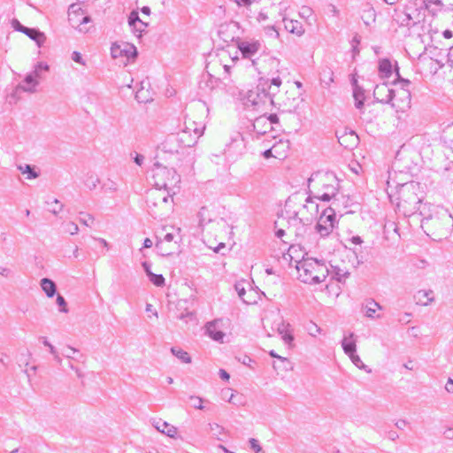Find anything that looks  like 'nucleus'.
Here are the masks:
<instances>
[{"label":"nucleus","mask_w":453,"mask_h":453,"mask_svg":"<svg viewBox=\"0 0 453 453\" xmlns=\"http://www.w3.org/2000/svg\"><path fill=\"white\" fill-rule=\"evenodd\" d=\"M308 188L316 200L331 202L329 207H340L341 199L345 200L343 196L339 197L340 182L333 172H316L308 179Z\"/></svg>","instance_id":"f257e3e1"},{"label":"nucleus","mask_w":453,"mask_h":453,"mask_svg":"<svg viewBox=\"0 0 453 453\" xmlns=\"http://www.w3.org/2000/svg\"><path fill=\"white\" fill-rule=\"evenodd\" d=\"M282 81L277 77L259 78L257 84L246 95V105L256 111H265L276 104V94Z\"/></svg>","instance_id":"f03ea898"},{"label":"nucleus","mask_w":453,"mask_h":453,"mask_svg":"<svg viewBox=\"0 0 453 453\" xmlns=\"http://www.w3.org/2000/svg\"><path fill=\"white\" fill-rule=\"evenodd\" d=\"M296 251V248L291 246L288 255L291 257L290 264L295 263L299 280L308 284H319L325 281L329 275V269L326 264L312 257H303L301 260L294 259L293 253Z\"/></svg>","instance_id":"7ed1b4c3"},{"label":"nucleus","mask_w":453,"mask_h":453,"mask_svg":"<svg viewBox=\"0 0 453 453\" xmlns=\"http://www.w3.org/2000/svg\"><path fill=\"white\" fill-rule=\"evenodd\" d=\"M418 189V187L413 182L402 184L398 190L397 207L406 217L418 212L423 217L421 220L423 223L424 220L431 219L430 214L427 213L430 205L422 203V199L418 196L416 192Z\"/></svg>","instance_id":"20e7f679"},{"label":"nucleus","mask_w":453,"mask_h":453,"mask_svg":"<svg viewBox=\"0 0 453 453\" xmlns=\"http://www.w3.org/2000/svg\"><path fill=\"white\" fill-rule=\"evenodd\" d=\"M237 48L241 51L243 58L251 60V65L259 73H265L266 66L269 65L270 71H278L280 60L274 57L265 56L263 58L252 59V57L260 50L261 44L258 41H237Z\"/></svg>","instance_id":"39448f33"},{"label":"nucleus","mask_w":453,"mask_h":453,"mask_svg":"<svg viewBox=\"0 0 453 453\" xmlns=\"http://www.w3.org/2000/svg\"><path fill=\"white\" fill-rule=\"evenodd\" d=\"M151 171L155 188L174 189L180 182V176L173 168H168L157 162Z\"/></svg>","instance_id":"423d86ee"},{"label":"nucleus","mask_w":453,"mask_h":453,"mask_svg":"<svg viewBox=\"0 0 453 453\" xmlns=\"http://www.w3.org/2000/svg\"><path fill=\"white\" fill-rule=\"evenodd\" d=\"M342 214L340 207H327L323 210L316 225L315 232L322 238L329 236L336 227L338 221L336 220V212Z\"/></svg>","instance_id":"0eeeda50"},{"label":"nucleus","mask_w":453,"mask_h":453,"mask_svg":"<svg viewBox=\"0 0 453 453\" xmlns=\"http://www.w3.org/2000/svg\"><path fill=\"white\" fill-rule=\"evenodd\" d=\"M203 129L204 127H199L194 121H191L188 126L186 124L185 128L178 133V141L184 147H192L203 134Z\"/></svg>","instance_id":"6e6552de"},{"label":"nucleus","mask_w":453,"mask_h":453,"mask_svg":"<svg viewBox=\"0 0 453 453\" xmlns=\"http://www.w3.org/2000/svg\"><path fill=\"white\" fill-rule=\"evenodd\" d=\"M373 96L380 103L388 104L395 109L400 108V106L395 102V91L390 88L387 83L376 85Z\"/></svg>","instance_id":"1a4fd4ad"},{"label":"nucleus","mask_w":453,"mask_h":453,"mask_svg":"<svg viewBox=\"0 0 453 453\" xmlns=\"http://www.w3.org/2000/svg\"><path fill=\"white\" fill-rule=\"evenodd\" d=\"M240 29L239 23L232 20L220 26L219 35L226 42H235V43H237V41L241 39Z\"/></svg>","instance_id":"9d476101"},{"label":"nucleus","mask_w":453,"mask_h":453,"mask_svg":"<svg viewBox=\"0 0 453 453\" xmlns=\"http://www.w3.org/2000/svg\"><path fill=\"white\" fill-rule=\"evenodd\" d=\"M314 200H316L315 197L310 193L305 203L296 212V216H300L301 221H309L313 215L318 213L319 205Z\"/></svg>","instance_id":"9b49d317"},{"label":"nucleus","mask_w":453,"mask_h":453,"mask_svg":"<svg viewBox=\"0 0 453 453\" xmlns=\"http://www.w3.org/2000/svg\"><path fill=\"white\" fill-rule=\"evenodd\" d=\"M234 289L244 303L254 304L257 303L256 298L253 296L256 293L251 288H250V284L247 281L242 280L236 282Z\"/></svg>","instance_id":"f8f14e48"},{"label":"nucleus","mask_w":453,"mask_h":453,"mask_svg":"<svg viewBox=\"0 0 453 453\" xmlns=\"http://www.w3.org/2000/svg\"><path fill=\"white\" fill-rule=\"evenodd\" d=\"M410 8L406 11L395 10V13L392 16L393 19L402 27H411L416 25L418 20L410 12Z\"/></svg>","instance_id":"ddd939ff"},{"label":"nucleus","mask_w":453,"mask_h":453,"mask_svg":"<svg viewBox=\"0 0 453 453\" xmlns=\"http://www.w3.org/2000/svg\"><path fill=\"white\" fill-rule=\"evenodd\" d=\"M175 193L174 189L154 188L148 192L146 203L152 202V199L158 198L161 205H165L172 199V195Z\"/></svg>","instance_id":"4468645a"},{"label":"nucleus","mask_w":453,"mask_h":453,"mask_svg":"<svg viewBox=\"0 0 453 453\" xmlns=\"http://www.w3.org/2000/svg\"><path fill=\"white\" fill-rule=\"evenodd\" d=\"M378 310H382V306L374 299H367L362 304V311L365 313V317L369 319H380L381 316L377 313Z\"/></svg>","instance_id":"2eb2a0df"},{"label":"nucleus","mask_w":453,"mask_h":453,"mask_svg":"<svg viewBox=\"0 0 453 453\" xmlns=\"http://www.w3.org/2000/svg\"><path fill=\"white\" fill-rule=\"evenodd\" d=\"M221 319H214L205 325L206 334L216 342H222L225 334L219 329Z\"/></svg>","instance_id":"dca6fc26"},{"label":"nucleus","mask_w":453,"mask_h":453,"mask_svg":"<svg viewBox=\"0 0 453 453\" xmlns=\"http://www.w3.org/2000/svg\"><path fill=\"white\" fill-rule=\"evenodd\" d=\"M153 426L160 433L171 437L175 438L177 435V427L170 425L166 421L157 419L153 421Z\"/></svg>","instance_id":"f3484780"},{"label":"nucleus","mask_w":453,"mask_h":453,"mask_svg":"<svg viewBox=\"0 0 453 453\" xmlns=\"http://www.w3.org/2000/svg\"><path fill=\"white\" fill-rule=\"evenodd\" d=\"M128 24L135 32H139L140 34L143 32L146 27H148L149 24L143 20H142L139 17V13L137 11H132L128 17Z\"/></svg>","instance_id":"a211bd4d"},{"label":"nucleus","mask_w":453,"mask_h":453,"mask_svg":"<svg viewBox=\"0 0 453 453\" xmlns=\"http://www.w3.org/2000/svg\"><path fill=\"white\" fill-rule=\"evenodd\" d=\"M361 19L366 27H372L376 21V12L370 4H365L362 9Z\"/></svg>","instance_id":"6ab92c4d"},{"label":"nucleus","mask_w":453,"mask_h":453,"mask_svg":"<svg viewBox=\"0 0 453 453\" xmlns=\"http://www.w3.org/2000/svg\"><path fill=\"white\" fill-rule=\"evenodd\" d=\"M277 331L279 334L281 336L282 341L288 344L291 345L294 342V335L292 333L291 326L289 323H285L282 321L278 325Z\"/></svg>","instance_id":"aec40b11"},{"label":"nucleus","mask_w":453,"mask_h":453,"mask_svg":"<svg viewBox=\"0 0 453 453\" xmlns=\"http://www.w3.org/2000/svg\"><path fill=\"white\" fill-rule=\"evenodd\" d=\"M283 22L285 29L288 32L297 36H302L304 34V27L300 21L295 19H288L284 18Z\"/></svg>","instance_id":"412c9836"},{"label":"nucleus","mask_w":453,"mask_h":453,"mask_svg":"<svg viewBox=\"0 0 453 453\" xmlns=\"http://www.w3.org/2000/svg\"><path fill=\"white\" fill-rule=\"evenodd\" d=\"M299 100L298 98H288L286 101L280 102L279 98L276 97V104L273 106H277L281 109L283 112H296L298 109Z\"/></svg>","instance_id":"4be33fe9"},{"label":"nucleus","mask_w":453,"mask_h":453,"mask_svg":"<svg viewBox=\"0 0 453 453\" xmlns=\"http://www.w3.org/2000/svg\"><path fill=\"white\" fill-rule=\"evenodd\" d=\"M24 84H19L17 86L18 90L25 92L34 93L36 91V87L39 85V81L34 78V74H27L24 79Z\"/></svg>","instance_id":"5701e85b"},{"label":"nucleus","mask_w":453,"mask_h":453,"mask_svg":"<svg viewBox=\"0 0 453 453\" xmlns=\"http://www.w3.org/2000/svg\"><path fill=\"white\" fill-rule=\"evenodd\" d=\"M394 72L395 73L396 80L402 85V90L399 91L398 93L401 94L402 96L407 100L406 104L408 105L410 104V101H411V93H410V91L408 89V87L410 86L411 81L409 80L403 79L400 76L399 67L397 66V65L395 66Z\"/></svg>","instance_id":"b1692460"},{"label":"nucleus","mask_w":453,"mask_h":453,"mask_svg":"<svg viewBox=\"0 0 453 453\" xmlns=\"http://www.w3.org/2000/svg\"><path fill=\"white\" fill-rule=\"evenodd\" d=\"M40 286H41L42 289L43 290V292L45 293V295L50 298L53 297L57 293V285L50 279H48V278L42 279L41 282H40Z\"/></svg>","instance_id":"393cba45"},{"label":"nucleus","mask_w":453,"mask_h":453,"mask_svg":"<svg viewBox=\"0 0 453 453\" xmlns=\"http://www.w3.org/2000/svg\"><path fill=\"white\" fill-rule=\"evenodd\" d=\"M25 35H27L31 40L35 41L38 47H42L46 41L44 33L41 32L37 28L28 27Z\"/></svg>","instance_id":"a878e982"},{"label":"nucleus","mask_w":453,"mask_h":453,"mask_svg":"<svg viewBox=\"0 0 453 453\" xmlns=\"http://www.w3.org/2000/svg\"><path fill=\"white\" fill-rule=\"evenodd\" d=\"M353 86H354V88H353V97H354V100H355V106H356V108L360 110V109L363 108L364 102H365V91H364V89L362 88L357 86V81H354Z\"/></svg>","instance_id":"bb28decb"},{"label":"nucleus","mask_w":453,"mask_h":453,"mask_svg":"<svg viewBox=\"0 0 453 453\" xmlns=\"http://www.w3.org/2000/svg\"><path fill=\"white\" fill-rule=\"evenodd\" d=\"M353 336H354V334H350L349 336L344 337L342 342V349H343L345 354L348 355L349 357L356 354V350H357L356 342L353 339Z\"/></svg>","instance_id":"cd10ccee"},{"label":"nucleus","mask_w":453,"mask_h":453,"mask_svg":"<svg viewBox=\"0 0 453 453\" xmlns=\"http://www.w3.org/2000/svg\"><path fill=\"white\" fill-rule=\"evenodd\" d=\"M174 239V235L172 233H167L164 235L163 239L157 240L156 243V248L160 251L162 256H170L172 254L171 250H167L164 248V242H171Z\"/></svg>","instance_id":"c85d7f7f"},{"label":"nucleus","mask_w":453,"mask_h":453,"mask_svg":"<svg viewBox=\"0 0 453 453\" xmlns=\"http://www.w3.org/2000/svg\"><path fill=\"white\" fill-rule=\"evenodd\" d=\"M416 297L418 299L417 303H421L424 306H426L434 301V292L431 289L419 290Z\"/></svg>","instance_id":"c756f323"},{"label":"nucleus","mask_w":453,"mask_h":453,"mask_svg":"<svg viewBox=\"0 0 453 453\" xmlns=\"http://www.w3.org/2000/svg\"><path fill=\"white\" fill-rule=\"evenodd\" d=\"M379 72L381 77L389 78L393 73L391 62L387 58L381 59L379 62Z\"/></svg>","instance_id":"7c9ffc66"},{"label":"nucleus","mask_w":453,"mask_h":453,"mask_svg":"<svg viewBox=\"0 0 453 453\" xmlns=\"http://www.w3.org/2000/svg\"><path fill=\"white\" fill-rule=\"evenodd\" d=\"M171 352L173 356H175L178 359H180L182 363L185 364H190L191 363V357L190 355L183 350L180 348L178 347H172Z\"/></svg>","instance_id":"2f4dec72"},{"label":"nucleus","mask_w":453,"mask_h":453,"mask_svg":"<svg viewBox=\"0 0 453 453\" xmlns=\"http://www.w3.org/2000/svg\"><path fill=\"white\" fill-rule=\"evenodd\" d=\"M45 203L47 204L48 211L54 215H58L64 208L63 203H61L57 198L47 200Z\"/></svg>","instance_id":"473e14b6"},{"label":"nucleus","mask_w":453,"mask_h":453,"mask_svg":"<svg viewBox=\"0 0 453 453\" xmlns=\"http://www.w3.org/2000/svg\"><path fill=\"white\" fill-rule=\"evenodd\" d=\"M18 169L23 174L27 173L28 180L36 179L39 176V173L35 171V167L28 164L19 165H18Z\"/></svg>","instance_id":"72a5a7b5"},{"label":"nucleus","mask_w":453,"mask_h":453,"mask_svg":"<svg viewBox=\"0 0 453 453\" xmlns=\"http://www.w3.org/2000/svg\"><path fill=\"white\" fill-rule=\"evenodd\" d=\"M329 274H331L332 278L335 279L337 281H342L344 279L349 277V273L338 267L332 266V270H329Z\"/></svg>","instance_id":"f704fd0d"},{"label":"nucleus","mask_w":453,"mask_h":453,"mask_svg":"<svg viewBox=\"0 0 453 453\" xmlns=\"http://www.w3.org/2000/svg\"><path fill=\"white\" fill-rule=\"evenodd\" d=\"M49 69H50V66L48 64L43 63V62H38L35 65V69L32 73H30V74H34V78L36 79L37 81H39L40 79H42V73L48 72Z\"/></svg>","instance_id":"c9c22d12"},{"label":"nucleus","mask_w":453,"mask_h":453,"mask_svg":"<svg viewBox=\"0 0 453 453\" xmlns=\"http://www.w3.org/2000/svg\"><path fill=\"white\" fill-rule=\"evenodd\" d=\"M198 223L200 226H203L205 224L211 222V219L208 217V210L205 207H202L197 213Z\"/></svg>","instance_id":"e433bc0d"},{"label":"nucleus","mask_w":453,"mask_h":453,"mask_svg":"<svg viewBox=\"0 0 453 453\" xmlns=\"http://www.w3.org/2000/svg\"><path fill=\"white\" fill-rule=\"evenodd\" d=\"M349 358L351 359L352 363L359 369L364 370L367 372H371V370L368 368L367 365H365L359 356L357 354H354L353 356H350Z\"/></svg>","instance_id":"4c0bfd02"},{"label":"nucleus","mask_w":453,"mask_h":453,"mask_svg":"<svg viewBox=\"0 0 453 453\" xmlns=\"http://www.w3.org/2000/svg\"><path fill=\"white\" fill-rule=\"evenodd\" d=\"M189 403H190L191 406L193 408H195V409H197V410H203L204 409V406L203 405V399L201 398L200 396L190 395L189 396Z\"/></svg>","instance_id":"58836bf2"},{"label":"nucleus","mask_w":453,"mask_h":453,"mask_svg":"<svg viewBox=\"0 0 453 453\" xmlns=\"http://www.w3.org/2000/svg\"><path fill=\"white\" fill-rule=\"evenodd\" d=\"M151 283H153L157 287H162L165 285V278L162 274L153 273L149 277Z\"/></svg>","instance_id":"ea45409f"},{"label":"nucleus","mask_w":453,"mask_h":453,"mask_svg":"<svg viewBox=\"0 0 453 453\" xmlns=\"http://www.w3.org/2000/svg\"><path fill=\"white\" fill-rule=\"evenodd\" d=\"M80 222L87 226H91L94 223V218L91 214L81 212Z\"/></svg>","instance_id":"a19ab883"},{"label":"nucleus","mask_w":453,"mask_h":453,"mask_svg":"<svg viewBox=\"0 0 453 453\" xmlns=\"http://www.w3.org/2000/svg\"><path fill=\"white\" fill-rule=\"evenodd\" d=\"M421 2L422 8H425L426 10H430L432 7V4L436 5L438 8H441L442 6L441 0H419Z\"/></svg>","instance_id":"79ce46f5"},{"label":"nucleus","mask_w":453,"mask_h":453,"mask_svg":"<svg viewBox=\"0 0 453 453\" xmlns=\"http://www.w3.org/2000/svg\"><path fill=\"white\" fill-rule=\"evenodd\" d=\"M210 429L212 435L217 439H220V436L224 434V428L216 423L210 424Z\"/></svg>","instance_id":"37998d69"},{"label":"nucleus","mask_w":453,"mask_h":453,"mask_svg":"<svg viewBox=\"0 0 453 453\" xmlns=\"http://www.w3.org/2000/svg\"><path fill=\"white\" fill-rule=\"evenodd\" d=\"M56 302H57V304L59 307V311L60 312H64V313H67L68 312L67 303H66V301L64 298V296H62L61 295L58 294L57 296Z\"/></svg>","instance_id":"c03bdc74"},{"label":"nucleus","mask_w":453,"mask_h":453,"mask_svg":"<svg viewBox=\"0 0 453 453\" xmlns=\"http://www.w3.org/2000/svg\"><path fill=\"white\" fill-rule=\"evenodd\" d=\"M250 446L252 450L255 451V453H265V451L262 449L261 446L259 445V442L257 440L251 438L250 439Z\"/></svg>","instance_id":"a18cd8bd"},{"label":"nucleus","mask_w":453,"mask_h":453,"mask_svg":"<svg viewBox=\"0 0 453 453\" xmlns=\"http://www.w3.org/2000/svg\"><path fill=\"white\" fill-rule=\"evenodd\" d=\"M12 27L14 28V30L21 32L23 34L27 33V30L28 27L23 26L18 19H13L12 20Z\"/></svg>","instance_id":"49530a36"},{"label":"nucleus","mask_w":453,"mask_h":453,"mask_svg":"<svg viewBox=\"0 0 453 453\" xmlns=\"http://www.w3.org/2000/svg\"><path fill=\"white\" fill-rule=\"evenodd\" d=\"M307 330L309 332V334L315 337L317 334H320L322 332V329L315 323H311L308 327Z\"/></svg>","instance_id":"de8ad7c7"},{"label":"nucleus","mask_w":453,"mask_h":453,"mask_svg":"<svg viewBox=\"0 0 453 453\" xmlns=\"http://www.w3.org/2000/svg\"><path fill=\"white\" fill-rule=\"evenodd\" d=\"M79 231V227L77 226V224L73 223V222H68L66 225H65V232L69 233L70 234H76Z\"/></svg>","instance_id":"09e8293b"},{"label":"nucleus","mask_w":453,"mask_h":453,"mask_svg":"<svg viewBox=\"0 0 453 453\" xmlns=\"http://www.w3.org/2000/svg\"><path fill=\"white\" fill-rule=\"evenodd\" d=\"M161 205L160 203H159V199L158 198H155V199H152V202L150 203H147V206L148 208L151 211V215H153L155 218H157L158 215L157 213V211H155L153 210V207H157Z\"/></svg>","instance_id":"8fccbe9b"},{"label":"nucleus","mask_w":453,"mask_h":453,"mask_svg":"<svg viewBox=\"0 0 453 453\" xmlns=\"http://www.w3.org/2000/svg\"><path fill=\"white\" fill-rule=\"evenodd\" d=\"M72 59L78 64H81L82 65H86V62L84 61L81 54L78 51H73L72 53Z\"/></svg>","instance_id":"3c124183"},{"label":"nucleus","mask_w":453,"mask_h":453,"mask_svg":"<svg viewBox=\"0 0 453 453\" xmlns=\"http://www.w3.org/2000/svg\"><path fill=\"white\" fill-rule=\"evenodd\" d=\"M103 188L106 191L115 192L118 189V185L114 181L109 180L108 182L104 184Z\"/></svg>","instance_id":"603ef678"},{"label":"nucleus","mask_w":453,"mask_h":453,"mask_svg":"<svg viewBox=\"0 0 453 453\" xmlns=\"http://www.w3.org/2000/svg\"><path fill=\"white\" fill-rule=\"evenodd\" d=\"M99 183V180L98 178H94V177H90L88 180H87V187L90 189V190H93L96 188L97 184Z\"/></svg>","instance_id":"864d4df0"},{"label":"nucleus","mask_w":453,"mask_h":453,"mask_svg":"<svg viewBox=\"0 0 453 453\" xmlns=\"http://www.w3.org/2000/svg\"><path fill=\"white\" fill-rule=\"evenodd\" d=\"M0 275L5 278H9L13 275V272L8 267L0 266Z\"/></svg>","instance_id":"5fc2aeb1"},{"label":"nucleus","mask_w":453,"mask_h":453,"mask_svg":"<svg viewBox=\"0 0 453 453\" xmlns=\"http://www.w3.org/2000/svg\"><path fill=\"white\" fill-rule=\"evenodd\" d=\"M269 355L272 357H274V358H277L280 363H287L288 365H289V359H288L287 357H283L281 356H279L274 350H270L269 351Z\"/></svg>","instance_id":"6e6d98bb"},{"label":"nucleus","mask_w":453,"mask_h":453,"mask_svg":"<svg viewBox=\"0 0 453 453\" xmlns=\"http://www.w3.org/2000/svg\"><path fill=\"white\" fill-rule=\"evenodd\" d=\"M40 340L42 342L44 346L49 348L50 353H55L56 348L48 341L46 337H41Z\"/></svg>","instance_id":"4d7b16f0"},{"label":"nucleus","mask_w":453,"mask_h":453,"mask_svg":"<svg viewBox=\"0 0 453 453\" xmlns=\"http://www.w3.org/2000/svg\"><path fill=\"white\" fill-rule=\"evenodd\" d=\"M265 30L266 34L272 37L278 38L280 35L279 32L276 30L274 27H267Z\"/></svg>","instance_id":"13d9d810"},{"label":"nucleus","mask_w":453,"mask_h":453,"mask_svg":"<svg viewBox=\"0 0 453 453\" xmlns=\"http://www.w3.org/2000/svg\"><path fill=\"white\" fill-rule=\"evenodd\" d=\"M78 352V349L73 348V347H70L68 346L67 347V350L64 353V356L67 358H70V359H75L73 357V354Z\"/></svg>","instance_id":"bf43d9fd"},{"label":"nucleus","mask_w":453,"mask_h":453,"mask_svg":"<svg viewBox=\"0 0 453 453\" xmlns=\"http://www.w3.org/2000/svg\"><path fill=\"white\" fill-rule=\"evenodd\" d=\"M443 436L447 440H452L453 439V428L448 427L443 432Z\"/></svg>","instance_id":"052dcab7"},{"label":"nucleus","mask_w":453,"mask_h":453,"mask_svg":"<svg viewBox=\"0 0 453 453\" xmlns=\"http://www.w3.org/2000/svg\"><path fill=\"white\" fill-rule=\"evenodd\" d=\"M274 227L276 228L275 235L278 238H282L284 236V234H285V231L282 228H277L278 227V221H275Z\"/></svg>","instance_id":"680f3d73"},{"label":"nucleus","mask_w":453,"mask_h":453,"mask_svg":"<svg viewBox=\"0 0 453 453\" xmlns=\"http://www.w3.org/2000/svg\"><path fill=\"white\" fill-rule=\"evenodd\" d=\"M445 389L448 393H453V380L449 379L445 385Z\"/></svg>","instance_id":"e2e57ef3"},{"label":"nucleus","mask_w":453,"mask_h":453,"mask_svg":"<svg viewBox=\"0 0 453 453\" xmlns=\"http://www.w3.org/2000/svg\"><path fill=\"white\" fill-rule=\"evenodd\" d=\"M142 265L147 276L150 277V275L152 274V272L150 270V264L145 261L142 264Z\"/></svg>","instance_id":"0e129e2a"},{"label":"nucleus","mask_w":453,"mask_h":453,"mask_svg":"<svg viewBox=\"0 0 453 453\" xmlns=\"http://www.w3.org/2000/svg\"><path fill=\"white\" fill-rule=\"evenodd\" d=\"M237 4L238 6H249L251 4V0H233Z\"/></svg>","instance_id":"69168bd1"},{"label":"nucleus","mask_w":453,"mask_h":453,"mask_svg":"<svg viewBox=\"0 0 453 453\" xmlns=\"http://www.w3.org/2000/svg\"><path fill=\"white\" fill-rule=\"evenodd\" d=\"M219 373L220 379H222L223 380H228L230 378L228 372L224 369H220Z\"/></svg>","instance_id":"338daca9"},{"label":"nucleus","mask_w":453,"mask_h":453,"mask_svg":"<svg viewBox=\"0 0 453 453\" xmlns=\"http://www.w3.org/2000/svg\"><path fill=\"white\" fill-rule=\"evenodd\" d=\"M143 161H144V157L141 154H136V156L134 157L135 164L138 165H142Z\"/></svg>","instance_id":"774afa93"}]
</instances>
